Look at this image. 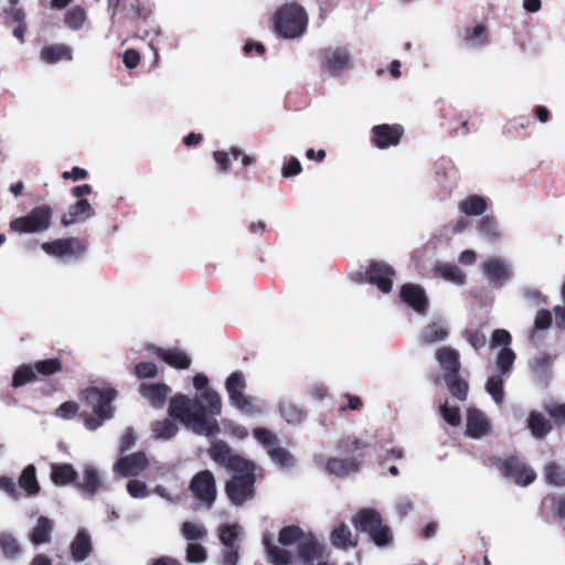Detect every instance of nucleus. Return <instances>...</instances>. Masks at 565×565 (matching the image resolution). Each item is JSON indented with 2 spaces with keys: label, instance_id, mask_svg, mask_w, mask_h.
Wrapping results in <instances>:
<instances>
[{
  "label": "nucleus",
  "instance_id": "nucleus-1",
  "mask_svg": "<svg viewBox=\"0 0 565 565\" xmlns=\"http://www.w3.org/2000/svg\"><path fill=\"white\" fill-rule=\"evenodd\" d=\"M192 382L196 390L195 396L190 398L177 394L170 401L169 414L196 435L214 436L220 430L216 417L222 411L221 397L207 386L209 380L205 375L196 374Z\"/></svg>",
  "mask_w": 565,
  "mask_h": 565
},
{
  "label": "nucleus",
  "instance_id": "nucleus-2",
  "mask_svg": "<svg viewBox=\"0 0 565 565\" xmlns=\"http://www.w3.org/2000/svg\"><path fill=\"white\" fill-rule=\"evenodd\" d=\"M511 342L512 337L509 331L495 329L492 332L490 345L492 349H499L495 355V366L499 373L488 379L486 391L499 406L504 402V379L510 375L516 359L515 352L511 349Z\"/></svg>",
  "mask_w": 565,
  "mask_h": 565
},
{
  "label": "nucleus",
  "instance_id": "nucleus-3",
  "mask_svg": "<svg viewBox=\"0 0 565 565\" xmlns=\"http://www.w3.org/2000/svg\"><path fill=\"white\" fill-rule=\"evenodd\" d=\"M116 396L117 392L111 387H88L82 391L81 399L87 407L92 408V414L87 415L84 420L86 429L95 431L103 426L105 420L113 418L114 407L111 403Z\"/></svg>",
  "mask_w": 565,
  "mask_h": 565
},
{
  "label": "nucleus",
  "instance_id": "nucleus-4",
  "mask_svg": "<svg viewBox=\"0 0 565 565\" xmlns=\"http://www.w3.org/2000/svg\"><path fill=\"white\" fill-rule=\"evenodd\" d=\"M308 25V15L297 3H287L278 9L275 18V30L284 39L300 38Z\"/></svg>",
  "mask_w": 565,
  "mask_h": 565
},
{
  "label": "nucleus",
  "instance_id": "nucleus-5",
  "mask_svg": "<svg viewBox=\"0 0 565 565\" xmlns=\"http://www.w3.org/2000/svg\"><path fill=\"white\" fill-rule=\"evenodd\" d=\"M353 523L356 529L367 533L377 546H385L392 540L388 526L383 525L381 515L375 510L362 509L354 515Z\"/></svg>",
  "mask_w": 565,
  "mask_h": 565
},
{
  "label": "nucleus",
  "instance_id": "nucleus-6",
  "mask_svg": "<svg viewBox=\"0 0 565 565\" xmlns=\"http://www.w3.org/2000/svg\"><path fill=\"white\" fill-rule=\"evenodd\" d=\"M231 473L232 480L226 484L227 497L234 504L242 505L252 498L254 492V465L250 462L246 470H235Z\"/></svg>",
  "mask_w": 565,
  "mask_h": 565
},
{
  "label": "nucleus",
  "instance_id": "nucleus-7",
  "mask_svg": "<svg viewBox=\"0 0 565 565\" xmlns=\"http://www.w3.org/2000/svg\"><path fill=\"white\" fill-rule=\"evenodd\" d=\"M490 461L505 479L518 486L526 487L536 479V472L516 457L491 458Z\"/></svg>",
  "mask_w": 565,
  "mask_h": 565
},
{
  "label": "nucleus",
  "instance_id": "nucleus-8",
  "mask_svg": "<svg viewBox=\"0 0 565 565\" xmlns=\"http://www.w3.org/2000/svg\"><path fill=\"white\" fill-rule=\"evenodd\" d=\"M53 210L49 205L34 207L28 215L10 222V228L19 233L44 232L51 226Z\"/></svg>",
  "mask_w": 565,
  "mask_h": 565
},
{
  "label": "nucleus",
  "instance_id": "nucleus-9",
  "mask_svg": "<svg viewBox=\"0 0 565 565\" xmlns=\"http://www.w3.org/2000/svg\"><path fill=\"white\" fill-rule=\"evenodd\" d=\"M254 438L267 448L271 461L280 469L288 470L295 466L292 455L285 448L277 446L276 435L267 428L258 427L253 430Z\"/></svg>",
  "mask_w": 565,
  "mask_h": 565
},
{
  "label": "nucleus",
  "instance_id": "nucleus-10",
  "mask_svg": "<svg viewBox=\"0 0 565 565\" xmlns=\"http://www.w3.org/2000/svg\"><path fill=\"white\" fill-rule=\"evenodd\" d=\"M481 271L492 288H501L513 278V266L499 256H491L481 264Z\"/></svg>",
  "mask_w": 565,
  "mask_h": 565
},
{
  "label": "nucleus",
  "instance_id": "nucleus-11",
  "mask_svg": "<svg viewBox=\"0 0 565 565\" xmlns=\"http://www.w3.org/2000/svg\"><path fill=\"white\" fill-rule=\"evenodd\" d=\"M322 67L331 74L350 71L353 67L351 53L343 47H326L319 51Z\"/></svg>",
  "mask_w": 565,
  "mask_h": 565
},
{
  "label": "nucleus",
  "instance_id": "nucleus-12",
  "mask_svg": "<svg viewBox=\"0 0 565 565\" xmlns=\"http://www.w3.org/2000/svg\"><path fill=\"white\" fill-rule=\"evenodd\" d=\"M104 477L93 463L83 466V477L81 481L75 482V488L85 499H93L96 493L104 489Z\"/></svg>",
  "mask_w": 565,
  "mask_h": 565
},
{
  "label": "nucleus",
  "instance_id": "nucleus-13",
  "mask_svg": "<svg viewBox=\"0 0 565 565\" xmlns=\"http://www.w3.org/2000/svg\"><path fill=\"white\" fill-rule=\"evenodd\" d=\"M211 457L215 462L226 467L231 472L235 470H246L248 463H250L244 458L234 455L228 445L223 441H216L212 445Z\"/></svg>",
  "mask_w": 565,
  "mask_h": 565
},
{
  "label": "nucleus",
  "instance_id": "nucleus-14",
  "mask_svg": "<svg viewBox=\"0 0 565 565\" xmlns=\"http://www.w3.org/2000/svg\"><path fill=\"white\" fill-rule=\"evenodd\" d=\"M372 142L379 149H386L393 146H397L404 134V129L401 125H376L372 128Z\"/></svg>",
  "mask_w": 565,
  "mask_h": 565
},
{
  "label": "nucleus",
  "instance_id": "nucleus-15",
  "mask_svg": "<svg viewBox=\"0 0 565 565\" xmlns=\"http://www.w3.org/2000/svg\"><path fill=\"white\" fill-rule=\"evenodd\" d=\"M190 488L199 500L207 503L209 505L214 502L216 488L214 476L211 471L204 470L195 475L191 481Z\"/></svg>",
  "mask_w": 565,
  "mask_h": 565
},
{
  "label": "nucleus",
  "instance_id": "nucleus-16",
  "mask_svg": "<svg viewBox=\"0 0 565 565\" xmlns=\"http://www.w3.org/2000/svg\"><path fill=\"white\" fill-rule=\"evenodd\" d=\"M41 247L46 254L57 258L79 257L85 252L75 238H60L46 242Z\"/></svg>",
  "mask_w": 565,
  "mask_h": 565
},
{
  "label": "nucleus",
  "instance_id": "nucleus-17",
  "mask_svg": "<svg viewBox=\"0 0 565 565\" xmlns=\"http://www.w3.org/2000/svg\"><path fill=\"white\" fill-rule=\"evenodd\" d=\"M366 276L370 284L375 285L379 290L387 294L392 290L395 270L385 263L373 262L366 271Z\"/></svg>",
  "mask_w": 565,
  "mask_h": 565
},
{
  "label": "nucleus",
  "instance_id": "nucleus-18",
  "mask_svg": "<svg viewBox=\"0 0 565 565\" xmlns=\"http://www.w3.org/2000/svg\"><path fill=\"white\" fill-rule=\"evenodd\" d=\"M315 461L318 466H323L330 475L337 477H347L351 472H355L361 465V461L356 458H330L324 460L322 455H316Z\"/></svg>",
  "mask_w": 565,
  "mask_h": 565
},
{
  "label": "nucleus",
  "instance_id": "nucleus-19",
  "mask_svg": "<svg viewBox=\"0 0 565 565\" xmlns=\"http://www.w3.org/2000/svg\"><path fill=\"white\" fill-rule=\"evenodd\" d=\"M324 554V546L312 533H307L298 546V559L301 565H313Z\"/></svg>",
  "mask_w": 565,
  "mask_h": 565
},
{
  "label": "nucleus",
  "instance_id": "nucleus-20",
  "mask_svg": "<svg viewBox=\"0 0 565 565\" xmlns=\"http://www.w3.org/2000/svg\"><path fill=\"white\" fill-rule=\"evenodd\" d=\"M148 465V459L143 452H135L125 456L114 465V472L121 477L138 476Z\"/></svg>",
  "mask_w": 565,
  "mask_h": 565
},
{
  "label": "nucleus",
  "instance_id": "nucleus-21",
  "mask_svg": "<svg viewBox=\"0 0 565 565\" xmlns=\"http://www.w3.org/2000/svg\"><path fill=\"white\" fill-rule=\"evenodd\" d=\"M401 299L417 313L424 315L427 311L428 300L425 290L415 284H405L401 288Z\"/></svg>",
  "mask_w": 565,
  "mask_h": 565
},
{
  "label": "nucleus",
  "instance_id": "nucleus-22",
  "mask_svg": "<svg viewBox=\"0 0 565 565\" xmlns=\"http://www.w3.org/2000/svg\"><path fill=\"white\" fill-rule=\"evenodd\" d=\"M491 428L489 418L477 408H469L467 412V435L471 438L486 436Z\"/></svg>",
  "mask_w": 565,
  "mask_h": 565
},
{
  "label": "nucleus",
  "instance_id": "nucleus-23",
  "mask_svg": "<svg viewBox=\"0 0 565 565\" xmlns=\"http://www.w3.org/2000/svg\"><path fill=\"white\" fill-rule=\"evenodd\" d=\"M71 555L74 562L82 563L93 551L92 536L86 529H79L70 545Z\"/></svg>",
  "mask_w": 565,
  "mask_h": 565
},
{
  "label": "nucleus",
  "instance_id": "nucleus-24",
  "mask_svg": "<svg viewBox=\"0 0 565 565\" xmlns=\"http://www.w3.org/2000/svg\"><path fill=\"white\" fill-rule=\"evenodd\" d=\"M139 392L154 408H162L171 394V388L162 383L140 385Z\"/></svg>",
  "mask_w": 565,
  "mask_h": 565
},
{
  "label": "nucleus",
  "instance_id": "nucleus-25",
  "mask_svg": "<svg viewBox=\"0 0 565 565\" xmlns=\"http://www.w3.org/2000/svg\"><path fill=\"white\" fill-rule=\"evenodd\" d=\"M436 359L444 372V379H451L459 373V352L452 348L444 347L436 352Z\"/></svg>",
  "mask_w": 565,
  "mask_h": 565
},
{
  "label": "nucleus",
  "instance_id": "nucleus-26",
  "mask_svg": "<svg viewBox=\"0 0 565 565\" xmlns=\"http://www.w3.org/2000/svg\"><path fill=\"white\" fill-rule=\"evenodd\" d=\"M94 209L89 202L86 199H81L68 207L67 213L62 216L61 222L64 226H70L77 222H84L94 216Z\"/></svg>",
  "mask_w": 565,
  "mask_h": 565
},
{
  "label": "nucleus",
  "instance_id": "nucleus-27",
  "mask_svg": "<svg viewBox=\"0 0 565 565\" xmlns=\"http://www.w3.org/2000/svg\"><path fill=\"white\" fill-rule=\"evenodd\" d=\"M51 480L55 486L63 487L77 482V471L71 463H51Z\"/></svg>",
  "mask_w": 565,
  "mask_h": 565
},
{
  "label": "nucleus",
  "instance_id": "nucleus-28",
  "mask_svg": "<svg viewBox=\"0 0 565 565\" xmlns=\"http://www.w3.org/2000/svg\"><path fill=\"white\" fill-rule=\"evenodd\" d=\"M154 353L161 358L167 364L175 369H188L191 364L190 356L180 349H160L157 348Z\"/></svg>",
  "mask_w": 565,
  "mask_h": 565
},
{
  "label": "nucleus",
  "instance_id": "nucleus-29",
  "mask_svg": "<svg viewBox=\"0 0 565 565\" xmlns=\"http://www.w3.org/2000/svg\"><path fill=\"white\" fill-rule=\"evenodd\" d=\"M41 58L50 64H55L63 60L72 61L73 51L66 44H52L41 50Z\"/></svg>",
  "mask_w": 565,
  "mask_h": 565
},
{
  "label": "nucleus",
  "instance_id": "nucleus-30",
  "mask_svg": "<svg viewBox=\"0 0 565 565\" xmlns=\"http://www.w3.org/2000/svg\"><path fill=\"white\" fill-rule=\"evenodd\" d=\"M434 274L455 285L461 286L466 282L465 273L456 265L437 263L433 269Z\"/></svg>",
  "mask_w": 565,
  "mask_h": 565
},
{
  "label": "nucleus",
  "instance_id": "nucleus-31",
  "mask_svg": "<svg viewBox=\"0 0 565 565\" xmlns=\"http://www.w3.org/2000/svg\"><path fill=\"white\" fill-rule=\"evenodd\" d=\"M54 523L46 516H40L33 527L30 540L34 545H42L51 541Z\"/></svg>",
  "mask_w": 565,
  "mask_h": 565
},
{
  "label": "nucleus",
  "instance_id": "nucleus-32",
  "mask_svg": "<svg viewBox=\"0 0 565 565\" xmlns=\"http://www.w3.org/2000/svg\"><path fill=\"white\" fill-rule=\"evenodd\" d=\"M19 487L25 491L29 497L39 494L41 487L36 479V469L34 465L26 466L19 477Z\"/></svg>",
  "mask_w": 565,
  "mask_h": 565
},
{
  "label": "nucleus",
  "instance_id": "nucleus-33",
  "mask_svg": "<svg viewBox=\"0 0 565 565\" xmlns=\"http://www.w3.org/2000/svg\"><path fill=\"white\" fill-rule=\"evenodd\" d=\"M273 536L268 533L263 536V544L267 551L269 561L274 565H287L291 561V555L286 550H282L273 544Z\"/></svg>",
  "mask_w": 565,
  "mask_h": 565
},
{
  "label": "nucleus",
  "instance_id": "nucleus-34",
  "mask_svg": "<svg viewBox=\"0 0 565 565\" xmlns=\"http://www.w3.org/2000/svg\"><path fill=\"white\" fill-rule=\"evenodd\" d=\"M488 42V33L486 26L478 24L471 29H467L463 34V43L469 49H481Z\"/></svg>",
  "mask_w": 565,
  "mask_h": 565
},
{
  "label": "nucleus",
  "instance_id": "nucleus-35",
  "mask_svg": "<svg viewBox=\"0 0 565 565\" xmlns=\"http://www.w3.org/2000/svg\"><path fill=\"white\" fill-rule=\"evenodd\" d=\"M232 406L247 415L262 414L267 409V405L264 401L248 395H243L234 402Z\"/></svg>",
  "mask_w": 565,
  "mask_h": 565
},
{
  "label": "nucleus",
  "instance_id": "nucleus-36",
  "mask_svg": "<svg viewBox=\"0 0 565 565\" xmlns=\"http://www.w3.org/2000/svg\"><path fill=\"white\" fill-rule=\"evenodd\" d=\"M243 535L244 530L238 524H222L218 526V536L224 548L238 546L236 541L242 539Z\"/></svg>",
  "mask_w": 565,
  "mask_h": 565
},
{
  "label": "nucleus",
  "instance_id": "nucleus-37",
  "mask_svg": "<svg viewBox=\"0 0 565 565\" xmlns=\"http://www.w3.org/2000/svg\"><path fill=\"white\" fill-rule=\"evenodd\" d=\"M448 335V324L445 321H435L422 331L420 339L425 343L441 341Z\"/></svg>",
  "mask_w": 565,
  "mask_h": 565
},
{
  "label": "nucleus",
  "instance_id": "nucleus-38",
  "mask_svg": "<svg viewBox=\"0 0 565 565\" xmlns=\"http://www.w3.org/2000/svg\"><path fill=\"white\" fill-rule=\"evenodd\" d=\"M245 387V379L241 372H234L227 377L225 388L228 394L231 405L244 395Z\"/></svg>",
  "mask_w": 565,
  "mask_h": 565
},
{
  "label": "nucleus",
  "instance_id": "nucleus-39",
  "mask_svg": "<svg viewBox=\"0 0 565 565\" xmlns=\"http://www.w3.org/2000/svg\"><path fill=\"white\" fill-rule=\"evenodd\" d=\"M459 210L467 216H479L487 211V201L479 195H470L462 200Z\"/></svg>",
  "mask_w": 565,
  "mask_h": 565
},
{
  "label": "nucleus",
  "instance_id": "nucleus-40",
  "mask_svg": "<svg viewBox=\"0 0 565 565\" xmlns=\"http://www.w3.org/2000/svg\"><path fill=\"white\" fill-rule=\"evenodd\" d=\"M281 418L289 425H299L305 418V412L290 402L284 401L278 406Z\"/></svg>",
  "mask_w": 565,
  "mask_h": 565
},
{
  "label": "nucleus",
  "instance_id": "nucleus-41",
  "mask_svg": "<svg viewBox=\"0 0 565 565\" xmlns=\"http://www.w3.org/2000/svg\"><path fill=\"white\" fill-rule=\"evenodd\" d=\"M151 433L154 439L168 440L177 435L178 426L172 419L164 418L152 423Z\"/></svg>",
  "mask_w": 565,
  "mask_h": 565
},
{
  "label": "nucleus",
  "instance_id": "nucleus-42",
  "mask_svg": "<svg viewBox=\"0 0 565 565\" xmlns=\"http://www.w3.org/2000/svg\"><path fill=\"white\" fill-rule=\"evenodd\" d=\"M527 426L535 438H544L551 431L550 422L540 413L532 412L527 419Z\"/></svg>",
  "mask_w": 565,
  "mask_h": 565
},
{
  "label": "nucleus",
  "instance_id": "nucleus-43",
  "mask_svg": "<svg viewBox=\"0 0 565 565\" xmlns=\"http://www.w3.org/2000/svg\"><path fill=\"white\" fill-rule=\"evenodd\" d=\"M331 542L337 547H347L356 545V540L354 539L350 527L341 523L331 532Z\"/></svg>",
  "mask_w": 565,
  "mask_h": 565
},
{
  "label": "nucleus",
  "instance_id": "nucleus-44",
  "mask_svg": "<svg viewBox=\"0 0 565 565\" xmlns=\"http://www.w3.org/2000/svg\"><path fill=\"white\" fill-rule=\"evenodd\" d=\"M181 533L189 543H198L206 537L207 530L201 523L186 521L182 523Z\"/></svg>",
  "mask_w": 565,
  "mask_h": 565
},
{
  "label": "nucleus",
  "instance_id": "nucleus-45",
  "mask_svg": "<svg viewBox=\"0 0 565 565\" xmlns=\"http://www.w3.org/2000/svg\"><path fill=\"white\" fill-rule=\"evenodd\" d=\"M17 3L18 0H10L9 8H7L4 11L8 17H11L15 22L19 23L18 26L13 30V35L23 42V36L26 30L24 24L25 14L22 9L17 8Z\"/></svg>",
  "mask_w": 565,
  "mask_h": 565
},
{
  "label": "nucleus",
  "instance_id": "nucleus-46",
  "mask_svg": "<svg viewBox=\"0 0 565 565\" xmlns=\"http://www.w3.org/2000/svg\"><path fill=\"white\" fill-rule=\"evenodd\" d=\"M86 19V11L82 7L75 6L66 11L64 15V23L70 30L78 31L83 28Z\"/></svg>",
  "mask_w": 565,
  "mask_h": 565
},
{
  "label": "nucleus",
  "instance_id": "nucleus-47",
  "mask_svg": "<svg viewBox=\"0 0 565 565\" xmlns=\"http://www.w3.org/2000/svg\"><path fill=\"white\" fill-rule=\"evenodd\" d=\"M307 535L299 526L297 525H288L280 530L278 541L284 546H289L292 544H297L302 541V539Z\"/></svg>",
  "mask_w": 565,
  "mask_h": 565
},
{
  "label": "nucleus",
  "instance_id": "nucleus-48",
  "mask_svg": "<svg viewBox=\"0 0 565 565\" xmlns=\"http://www.w3.org/2000/svg\"><path fill=\"white\" fill-rule=\"evenodd\" d=\"M0 547L9 559H15L21 554L20 544L11 533L3 532L0 534Z\"/></svg>",
  "mask_w": 565,
  "mask_h": 565
},
{
  "label": "nucleus",
  "instance_id": "nucleus-49",
  "mask_svg": "<svg viewBox=\"0 0 565 565\" xmlns=\"http://www.w3.org/2000/svg\"><path fill=\"white\" fill-rule=\"evenodd\" d=\"M478 234L481 238L488 242H494L500 236L498 225L495 221L490 216H484L480 220Z\"/></svg>",
  "mask_w": 565,
  "mask_h": 565
},
{
  "label": "nucleus",
  "instance_id": "nucleus-50",
  "mask_svg": "<svg viewBox=\"0 0 565 565\" xmlns=\"http://www.w3.org/2000/svg\"><path fill=\"white\" fill-rule=\"evenodd\" d=\"M35 380L36 374L33 364H23L15 370L12 379V386L21 387Z\"/></svg>",
  "mask_w": 565,
  "mask_h": 565
},
{
  "label": "nucleus",
  "instance_id": "nucleus-51",
  "mask_svg": "<svg viewBox=\"0 0 565 565\" xmlns=\"http://www.w3.org/2000/svg\"><path fill=\"white\" fill-rule=\"evenodd\" d=\"M544 478L546 483L562 487L565 484V470L554 462L548 463L544 468Z\"/></svg>",
  "mask_w": 565,
  "mask_h": 565
},
{
  "label": "nucleus",
  "instance_id": "nucleus-52",
  "mask_svg": "<svg viewBox=\"0 0 565 565\" xmlns=\"http://www.w3.org/2000/svg\"><path fill=\"white\" fill-rule=\"evenodd\" d=\"M449 392L459 401H465L468 395V383L456 374L451 379H444Z\"/></svg>",
  "mask_w": 565,
  "mask_h": 565
},
{
  "label": "nucleus",
  "instance_id": "nucleus-53",
  "mask_svg": "<svg viewBox=\"0 0 565 565\" xmlns=\"http://www.w3.org/2000/svg\"><path fill=\"white\" fill-rule=\"evenodd\" d=\"M35 369V374H40L43 376H49L61 371L62 365L58 359H49L43 361H38L33 364Z\"/></svg>",
  "mask_w": 565,
  "mask_h": 565
},
{
  "label": "nucleus",
  "instance_id": "nucleus-54",
  "mask_svg": "<svg viewBox=\"0 0 565 565\" xmlns=\"http://www.w3.org/2000/svg\"><path fill=\"white\" fill-rule=\"evenodd\" d=\"M185 558L189 563H204L207 558V553L201 544L189 543L185 550Z\"/></svg>",
  "mask_w": 565,
  "mask_h": 565
},
{
  "label": "nucleus",
  "instance_id": "nucleus-55",
  "mask_svg": "<svg viewBox=\"0 0 565 565\" xmlns=\"http://www.w3.org/2000/svg\"><path fill=\"white\" fill-rule=\"evenodd\" d=\"M440 414L446 423L451 426H459L461 424V415L459 407L451 406L448 402L440 406Z\"/></svg>",
  "mask_w": 565,
  "mask_h": 565
},
{
  "label": "nucleus",
  "instance_id": "nucleus-56",
  "mask_svg": "<svg viewBox=\"0 0 565 565\" xmlns=\"http://www.w3.org/2000/svg\"><path fill=\"white\" fill-rule=\"evenodd\" d=\"M216 163L218 164L220 171L225 172L230 168L231 157L236 160L241 156V151L238 149L233 148L231 152L225 151H214L213 153Z\"/></svg>",
  "mask_w": 565,
  "mask_h": 565
},
{
  "label": "nucleus",
  "instance_id": "nucleus-57",
  "mask_svg": "<svg viewBox=\"0 0 565 565\" xmlns=\"http://www.w3.org/2000/svg\"><path fill=\"white\" fill-rule=\"evenodd\" d=\"M127 491L135 499H143L149 494L146 483L140 480H130L127 483Z\"/></svg>",
  "mask_w": 565,
  "mask_h": 565
},
{
  "label": "nucleus",
  "instance_id": "nucleus-58",
  "mask_svg": "<svg viewBox=\"0 0 565 565\" xmlns=\"http://www.w3.org/2000/svg\"><path fill=\"white\" fill-rule=\"evenodd\" d=\"M77 412H78L77 403L65 402L56 408L55 415L63 419H71L77 414Z\"/></svg>",
  "mask_w": 565,
  "mask_h": 565
},
{
  "label": "nucleus",
  "instance_id": "nucleus-59",
  "mask_svg": "<svg viewBox=\"0 0 565 565\" xmlns=\"http://www.w3.org/2000/svg\"><path fill=\"white\" fill-rule=\"evenodd\" d=\"M135 373L139 379H151L157 374V366L151 362H140L135 366Z\"/></svg>",
  "mask_w": 565,
  "mask_h": 565
},
{
  "label": "nucleus",
  "instance_id": "nucleus-60",
  "mask_svg": "<svg viewBox=\"0 0 565 565\" xmlns=\"http://www.w3.org/2000/svg\"><path fill=\"white\" fill-rule=\"evenodd\" d=\"M0 490L14 500L20 498V492L12 478L0 476Z\"/></svg>",
  "mask_w": 565,
  "mask_h": 565
},
{
  "label": "nucleus",
  "instance_id": "nucleus-61",
  "mask_svg": "<svg viewBox=\"0 0 565 565\" xmlns=\"http://www.w3.org/2000/svg\"><path fill=\"white\" fill-rule=\"evenodd\" d=\"M546 411L555 424L565 425V404L547 407Z\"/></svg>",
  "mask_w": 565,
  "mask_h": 565
},
{
  "label": "nucleus",
  "instance_id": "nucleus-62",
  "mask_svg": "<svg viewBox=\"0 0 565 565\" xmlns=\"http://www.w3.org/2000/svg\"><path fill=\"white\" fill-rule=\"evenodd\" d=\"M551 323H552V315L548 310L542 309L536 313L535 321H534L536 329L545 330L551 326Z\"/></svg>",
  "mask_w": 565,
  "mask_h": 565
},
{
  "label": "nucleus",
  "instance_id": "nucleus-63",
  "mask_svg": "<svg viewBox=\"0 0 565 565\" xmlns=\"http://www.w3.org/2000/svg\"><path fill=\"white\" fill-rule=\"evenodd\" d=\"M467 339L469 343L477 350L486 347L487 344V335L479 330L469 331Z\"/></svg>",
  "mask_w": 565,
  "mask_h": 565
},
{
  "label": "nucleus",
  "instance_id": "nucleus-64",
  "mask_svg": "<svg viewBox=\"0 0 565 565\" xmlns=\"http://www.w3.org/2000/svg\"><path fill=\"white\" fill-rule=\"evenodd\" d=\"M238 550H239V546H234V547H225L223 550V563L224 565H236L238 559H239V555H238Z\"/></svg>",
  "mask_w": 565,
  "mask_h": 565
}]
</instances>
